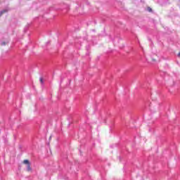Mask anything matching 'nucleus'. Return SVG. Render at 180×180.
Returning a JSON list of instances; mask_svg holds the SVG:
<instances>
[{"label":"nucleus","mask_w":180,"mask_h":180,"mask_svg":"<svg viewBox=\"0 0 180 180\" xmlns=\"http://www.w3.org/2000/svg\"><path fill=\"white\" fill-rule=\"evenodd\" d=\"M6 12H8L7 10H3V11H0V18H1V16H2L4 13H6Z\"/></svg>","instance_id":"1"},{"label":"nucleus","mask_w":180,"mask_h":180,"mask_svg":"<svg viewBox=\"0 0 180 180\" xmlns=\"http://www.w3.org/2000/svg\"><path fill=\"white\" fill-rule=\"evenodd\" d=\"M6 44V42H2L1 46H5Z\"/></svg>","instance_id":"6"},{"label":"nucleus","mask_w":180,"mask_h":180,"mask_svg":"<svg viewBox=\"0 0 180 180\" xmlns=\"http://www.w3.org/2000/svg\"><path fill=\"white\" fill-rule=\"evenodd\" d=\"M148 12H153V9L150 7H148Z\"/></svg>","instance_id":"4"},{"label":"nucleus","mask_w":180,"mask_h":180,"mask_svg":"<svg viewBox=\"0 0 180 180\" xmlns=\"http://www.w3.org/2000/svg\"><path fill=\"white\" fill-rule=\"evenodd\" d=\"M178 57L180 58V52L178 53Z\"/></svg>","instance_id":"7"},{"label":"nucleus","mask_w":180,"mask_h":180,"mask_svg":"<svg viewBox=\"0 0 180 180\" xmlns=\"http://www.w3.org/2000/svg\"><path fill=\"white\" fill-rule=\"evenodd\" d=\"M27 171L28 172L32 171V167H30V165H27Z\"/></svg>","instance_id":"3"},{"label":"nucleus","mask_w":180,"mask_h":180,"mask_svg":"<svg viewBox=\"0 0 180 180\" xmlns=\"http://www.w3.org/2000/svg\"><path fill=\"white\" fill-rule=\"evenodd\" d=\"M39 81H40L41 84H44L43 78L41 77V78L39 79Z\"/></svg>","instance_id":"5"},{"label":"nucleus","mask_w":180,"mask_h":180,"mask_svg":"<svg viewBox=\"0 0 180 180\" xmlns=\"http://www.w3.org/2000/svg\"><path fill=\"white\" fill-rule=\"evenodd\" d=\"M23 164H25V165H30V162L27 160H25Z\"/></svg>","instance_id":"2"}]
</instances>
